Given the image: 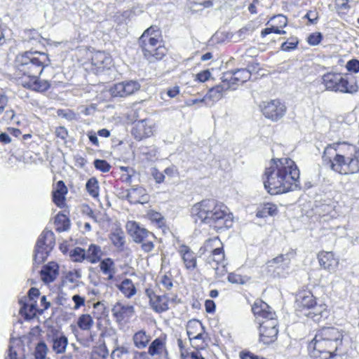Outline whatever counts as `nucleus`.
<instances>
[{
  "instance_id": "f257e3e1",
  "label": "nucleus",
  "mask_w": 359,
  "mask_h": 359,
  "mask_svg": "<svg viewBox=\"0 0 359 359\" xmlns=\"http://www.w3.org/2000/svg\"><path fill=\"white\" fill-rule=\"evenodd\" d=\"M299 168L291 158H273L264 172V187L271 195L299 189Z\"/></svg>"
},
{
  "instance_id": "f03ea898",
  "label": "nucleus",
  "mask_w": 359,
  "mask_h": 359,
  "mask_svg": "<svg viewBox=\"0 0 359 359\" xmlns=\"http://www.w3.org/2000/svg\"><path fill=\"white\" fill-rule=\"evenodd\" d=\"M322 159L325 165L341 175L359 172V149L346 142L328 144L324 150Z\"/></svg>"
},
{
  "instance_id": "7ed1b4c3",
  "label": "nucleus",
  "mask_w": 359,
  "mask_h": 359,
  "mask_svg": "<svg viewBox=\"0 0 359 359\" xmlns=\"http://www.w3.org/2000/svg\"><path fill=\"white\" fill-rule=\"evenodd\" d=\"M195 222L198 220L208 224L217 231H223L232 227L233 215L228 208L215 199H205L196 203L191 210Z\"/></svg>"
},
{
  "instance_id": "20e7f679",
  "label": "nucleus",
  "mask_w": 359,
  "mask_h": 359,
  "mask_svg": "<svg viewBox=\"0 0 359 359\" xmlns=\"http://www.w3.org/2000/svg\"><path fill=\"white\" fill-rule=\"evenodd\" d=\"M50 64L48 55L39 51H25L18 54L15 60L17 74L26 77L25 80L39 77Z\"/></svg>"
},
{
  "instance_id": "39448f33",
  "label": "nucleus",
  "mask_w": 359,
  "mask_h": 359,
  "mask_svg": "<svg viewBox=\"0 0 359 359\" xmlns=\"http://www.w3.org/2000/svg\"><path fill=\"white\" fill-rule=\"evenodd\" d=\"M323 83L329 91L354 94L358 91V86L354 80L349 81L348 74L329 72L323 76Z\"/></svg>"
},
{
  "instance_id": "423d86ee",
  "label": "nucleus",
  "mask_w": 359,
  "mask_h": 359,
  "mask_svg": "<svg viewBox=\"0 0 359 359\" xmlns=\"http://www.w3.org/2000/svg\"><path fill=\"white\" fill-rule=\"evenodd\" d=\"M308 348L313 359H341L336 353L339 348L335 344L328 341L317 333L309 344Z\"/></svg>"
},
{
  "instance_id": "0eeeda50",
  "label": "nucleus",
  "mask_w": 359,
  "mask_h": 359,
  "mask_svg": "<svg viewBox=\"0 0 359 359\" xmlns=\"http://www.w3.org/2000/svg\"><path fill=\"white\" fill-rule=\"evenodd\" d=\"M55 245L54 233L45 229L39 236L34 250V264L39 265L48 257Z\"/></svg>"
},
{
  "instance_id": "6e6552de",
  "label": "nucleus",
  "mask_w": 359,
  "mask_h": 359,
  "mask_svg": "<svg viewBox=\"0 0 359 359\" xmlns=\"http://www.w3.org/2000/svg\"><path fill=\"white\" fill-rule=\"evenodd\" d=\"M252 311L262 329H278L276 313L262 300L257 299L252 306Z\"/></svg>"
},
{
  "instance_id": "1a4fd4ad",
  "label": "nucleus",
  "mask_w": 359,
  "mask_h": 359,
  "mask_svg": "<svg viewBox=\"0 0 359 359\" xmlns=\"http://www.w3.org/2000/svg\"><path fill=\"white\" fill-rule=\"evenodd\" d=\"M154 32V27L152 25L143 32L138 40L143 55L149 62H154L157 58V39L156 35L152 36Z\"/></svg>"
},
{
  "instance_id": "9d476101",
  "label": "nucleus",
  "mask_w": 359,
  "mask_h": 359,
  "mask_svg": "<svg viewBox=\"0 0 359 359\" xmlns=\"http://www.w3.org/2000/svg\"><path fill=\"white\" fill-rule=\"evenodd\" d=\"M264 116L273 121H277L283 117L286 112V107L279 100L263 102L260 104Z\"/></svg>"
},
{
  "instance_id": "9b49d317",
  "label": "nucleus",
  "mask_w": 359,
  "mask_h": 359,
  "mask_svg": "<svg viewBox=\"0 0 359 359\" xmlns=\"http://www.w3.org/2000/svg\"><path fill=\"white\" fill-rule=\"evenodd\" d=\"M140 87V83L137 81H124L114 84L109 88V93L113 97H125L138 91Z\"/></svg>"
},
{
  "instance_id": "f8f14e48",
  "label": "nucleus",
  "mask_w": 359,
  "mask_h": 359,
  "mask_svg": "<svg viewBox=\"0 0 359 359\" xmlns=\"http://www.w3.org/2000/svg\"><path fill=\"white\" fill-rule=\"evenodd\" d=\"M126 228L129 234L136 243L144 242V240L150 237L155 238V236L153 233L141 226L140 224L136 222L129 221L126 224Z\"/></svg>"
},
{
  "instance_id": "ddd939ff",
  "label": "nucleus",
  "mask_w": 359,
  "mask_h": 359,
  "mask_svg": "<svg viewBox=\"0 0 359 359\" xmlns=\"http://www.w3.org/2000/svg\"><path fill=\"white\" fill-rule=\"evenodd\" d=\"M316 303V298L309 291H302L299 292L296 297L295 307L297 311L307 312Z\"/></svg>"
},
{
  "instance_id": "4468645a",
  "label": "nucleus",
  "mask_w": 359,
  "mask_h": 359,
  "mask_svg": "<svg viewBox=\"0 0 359 359\" xmlns=\"http://www.w3.org/2000/svg\"><path fill=\"white\" fill-rule=\"evenodd\" d=\"M114 317L118 323L130 318L135 313V309L131 305L123 304L117 302L111 309Z\"/></svg>"
},
{
  "instance_id": "2eb2a0df",
  "label": "nucleus",
  "mask_w": 359,
  "mask_h": 359,
  "mask_svg": "<svg viewBox=\"0 0 359 359\" xmlns=\"http://www.w3.org/2000/svg\"><path fill=\"white\" fill-rule=\"evenodd\" d=\"M304 316L311 318L314 322L320 323L325 320L329 316V311L325 304L318 305L316 303L307 312H304Z\"/></svg>"
},
{
  "instance_id": "dca6fc26",
  "label": "nucleus",
  "mask_w": 359,
  "mask_h": 359,
  "mask_svg": "<svg viewBox=\"0 0 359 359\" xmlns=\"http://www.w3.org/2000/svg\"><path fill=\"white\" fill-rule=\"evenodd\" d=\"M320 266L330 272L334 271L338 266L339 261L334 257L332 252H321L318 255Z\"/></svg>"
},
{
  "instance_id": "f3484780",
  "label": "nucleus",
  "mask_w": 359,
  "mask_h": 359,
  "mask_svg": "<svg viewBox=\"0 0 359 359\" xmlns=\"http://www.w3.org/2000/svg\"><path fill=\"white\" fill-rule=\"evenodd\" d=\"M20 84L27 89L39 93L45 92L50 87V84L48 81L41 80L39 77L31 78L28 80H23L22 79Z\"/></svg>"
},
{
  "instance_id": "a211bd4d",
  "label": "nucleus",
  "mask_w": 359,
  "mask_h": 359,
  "mask_svg": "<svg viewBox=\"0 0 359 359\" xmlns=\"http://www.w3.org/2000/svg\"><path fill=\"white\" fill-rule=\"evenodd\" d=\"M317 334L326 339L330 342H334L337 347H339L342 344L343 335L341 331L335 327H323L320 330Z\"/></svg>"
},
{
  "instance_id": "6ab92c4d",
  "label": "nucleus",
  "mask_w": 359,
  "mask_h": 359,
  "mask_svg": "<svg viewBox=\"0 0 359 359\" xmlns=\"http://www.w3.org/2000/svg\"><path fill=\"white\" fill-rule=\"evenodd\" d=\"M59 266L56 262H51L45 265L41 271L42 280L46 283L53 282L59 274Z\"/></svg>"
},
{
  "instance_id": "aec40b11",
  "label": "nucleus",
  "mask_w": 359,
  "mask_h": 359,
  "mask_svg": "<svg viewBox=\"0 0 359 359\" xmlns=\"http://www.w3.org/2000/svg\"><path fill=\"white\" fill-rule=\"evenodd\" d=\"M179 252L182 256L187 269L193 270L196 267V255L189 247L184 245L180 246Z\"/></svg>"
},
{
  "instance_id": "412c9836",
  "label": "nucleus",
  "mask_w": 359,
  "mask_h": 359,
  "mask_svg": "<svg viewBox=\"0 0 359 359\" xmlns=\"http://www.w3.org/2000/svg\"><path fill=\"white\" fill-rule=\"evenodd\" d=\"M151 129L146 127L145 120L135 121L131 129V133L135 139L141 140L149 135Z\"/></svg>"
},
{
  "instance_id": "4be33fe9",
  "label": "nucleus",
  "mask_w": 359,
  "mask_h": 359,
  "mask_svg": "<svg viewBox=\"0 0 359 359\" xmlns=\"http://www.w3.org/2000/svg\"><path fill=\"white\" fill-rule=\"evenodd\" d=\"M92 63L98 69H108L111 63V58L104 52H97L92 57Z\"/></svg>"
},
{
  "instance_id": "5701e85b",
  "label": "nucleus",
  "mask_w": 359,
  "mask_h": 359,
  "mask_svg": "<svg viewBox=\"0 0 359 359\" xmlns=\"http://www.w3.org/2000/svg\"><path fill=\"white\" fill-rule=\"evenodd\" d=\"M67 193V188L63 181L60 180L56 184V189L53 191V200L56 205L60 207L65 201V196Z\"/></svg>"
},
{
  "instance_id": "b1692460",
  "label": "nucleus",
  "mask_w": 359,
  "mask_h": 359,
  "mask_svg": "<svg viewBox=\"0 0 359 359\" xmlns=\"http://www.w3.org/2000/svg\"><path fill=\"white\" fill-rule=\"evenodd\" d=\"M52 348L57 354L64 353L68 345V339L64 335H56L52 338Z\"/></svg>"
},
{
  "instance_id": "393cba45",
  "label": "nucleus",
  "mask_w": 359,
  "mask_h": 359,
  "mask_svg": "<svg viewBox=\"0 0 359 359\" xmlns=\"http://www.w3.org/2000/svg\"><path fill=\"white\" fill-rule=\"evenodd\" d=\"M144 195L145 190L142 187L131 188L128 190L126 198L132 203H143L146 200Z\"/></svg>"
},
{
  "instance_id": "a878e982",
  "label": "nucleus",
  "mask_w": 359,
  "mask_h": 359,
  "mask_svg": "<svg viewBox=\"0 0 359 359\" xmlns=\"http://www.w3.org/2000/svg\"><path fill=\"white\" fill-rule=\"evenodd\" d=\"M229 87V86H225L223 84L217 85L211 88L205 95V97L206 100L210 99L213 101L219 100L223 97L224 92L228 90Z\"/></svg>"
},
{
  "instance_id": "bb28decb",
  "label": "nucleus",
  "mask_w": 359,
  "mask_h": 359,
  "mask_svg": "<svg viewBox=\"0 0 359 359\" xmlns=\"http://www.w3.org/2000/svg\"><path fill=\"white\" fill-rule=\"evenodd\" d=\"M278 334V329L259 328V341L264 344H269L277 339Z\"/></svg>"
},
{
  "instance_id": "cd10ccee",
  "label": "nucleus",
  "mask_w": 359,
  "mask_h": 359,
  "mask_svg": "<svg viewBox=\"0 0 359 359\" xmlns=\"http://www.w3.org/2000/svg\"><path fill=\"white\" fill-rule=\"evenodd\" d=\"M86 252V260L91 264H95L100 261L102 250L100 246L91 244Z\"/></svg>"
},
{
  "instance_id": "c85d7f7f",
  "label": "nucleus",
  "mask_w": 359,
  "mask_h": 359,
  "mask_svg": "<svg viewBox=\"0 0 359 359\" xmlns=\"http://www.w3.org/2000/svg\"><path fill=\"white\" fill-rule=\"evenodd\" d=\"M110 240L113 245L118 250H122L125 244V233L121 229H115L110 234Z\"/></svg>"
},
{
  "instance_id": "c756f323",
  "label": "nucleus",
  "mask_w": 359,
  "mask_h": 359,
  "mask_svg": "<svg viewBox=\"0 0 359 359\" xmlns=\"http://www.w3.org/2000/svg\"><path fill=\"white\" fill-rule=\"evenodd\" d=\"M117 287L119 290L128 298L131 297L136 293V288L134 284L133 283L132 280L128 278L124 279Z\"/></svg>"
},
{
  "instance_id": "7c9ffc66",
  "label": "nucleus",
  "mask_w": 359,
  "mask_h": 359,
  "mask_svg": "<svg viewBox=\"0 0 359 359\" xmlns=\"http://www.w3.org/2000/svg\"><path fill=\"white\" fill-rule=\"evenodd\" d=\"M100 270L104 275L108 276V279L111 280L114 273V262L111 258H106L100 261Z\"/></svg>"
},
{
  "instance_id": "2f4dec72",
  "label": "nucleus",
  "mask_w": 359,
  "mask_h": 359,
  "mask_svg": "<svg viewBox=\"0 0 359 359\" xmlns=\"http://www.w3.org/2000/svg\"><path fill=\"white\" fill-rule=\"evenodd\" d=\"M231 81H240L245 83L251 77V72L247 69H237L230 71Z\"/></svg>"
},
{
  "instance_id": "473e14b6",
  "label": "nucleus",
  "mask_w": 359,
  "mask_h": 359,
  "mask_svg": "<svg viewBox=\"0 0 359 359\" xmlns=\"http://www.w3.org/2000/svg\"><path fill=\"white\" fill-rule=\"evenodd\" d=\"M199 330L205 332V327L201 321L193 319L188 322L187 325V333L191 342L192 341L191 336H194Z\"/></svg>"
},
{
  "instance_id": "72a5a7b5",
  "label": "nucleus",
  "mask_w": 359,
  "mask_h": 359,
  "mask_svg": "<svg viewBox=\"0 0 359 359\" xmlns=\"http://www.w3.org/2000/svg\"><path fill=\"white\" fill-rule=\"evenodd\" d=\"M150 341V337L147 335L144 331H139L133 336V342L138 348H144Z\"/></svg>"
},
{
  "instance_id": "f704fd0d",
  "label": "nucleus",
  "mask_w": 359,
  "mask_h": 359,
  "mask_svg": "<svg viewBox=\"0 0 359 359\" xmlns=\"http://www.w3.org/2000/svg\"><path fill=\"white\" fill-rule=\"evenodd\" d=\"M55 223L58 232L66 231L70 227V220L65 215L58 213L55 217Z\"/></svg>"
},
{
  "instance_id": "c9c22d12",
  "label": "nucleus",
  "mask_w": 359,
  "mask_h": 359,
  "mask_svg": "<svg viewBox=\"0 0 359 359\" xmlns=\"http://www.w3.org/2000/svg\"><path fill=\"white\" fill-rule=\"evenodd\" d=\"M278 209L277 206L273 203H266L263 205V207L259 210L256 216L259 218L266 217L267 216H274L277 214Z\"/></svg>"
},
{
  "instance_id": "e433bc0d",
  "label": "nucleus",
  "mask_w": 359,
  "mask_h": 359,
  "mask_svg": "<svg viewBox=\"0 0 359 359\" xmlns=\"http://www.w3.org/2000/svg\"><path fill=\"white\" fill-rule=\"evenodd\" d=\"M93 325V320L89 314L81 315L77 320L78 327L82 330H89Z\"/></svg>"
},
{
  "instance_id": "4c0bfd02",
  "label": "nucleus",
  "mask_w": 359,
  "mask_h": 359,
  "mask_svg": "<svg viewBox=\"0 0 359 359\" xmlns=\"http://www.w3.org/2000/svg\"><path fill=\"white\" fill-rule=\"evenodd\" d=\"M224 257L223 249L222 248H217L212 251L211 255L207 258V263L212 264V262L216 263V266L221 262Z\"/></svg>"
},
{
  "instance_id": "58836bf2",
  "label": "nucleus",
  "mask_w": 359,
  "mask_h": 359,
  "mask_svg": "<svg viewBox=\"0 0 359 359\" xmlns=\"http://www.w3.org/2000/svg\"><path fill=\"white\" fill-rule=\"evenodd\" d=\"M86 188L88 193L93 198H97L99 196V186L98 181L95 177L90 178L86 184Z\"/></svg>"
},
{
  "instance_id": "ea45409f",
  "label": "nucleus",
  "mask_w": 359,
  "mask_h": 359,
  "mask_svg": "<svg viewBox=\"0 0 359 359\" xmlns=\"http://www.w3.org/2000/svg\"><path fill=\"white\" fill-rule=\"evenodd\" d=\"M69 257L75 262H82L86 259V252L80 247H76L69 252Z\"/></svg>"
},
{
  "instance_id": "a19ab883",
  "label": "nucleus",
  "mask_w": 359,
  "mask_h": 359,
  "mask_svg": "<svg viewBox=\"0 0 359 359\" xmlns=\"http://www.w3.org/2000/svg\"><path fill=\"white\" fill-rule=\"evenodd\" d=\"M145 297L148 300L150 307L157 312V294L156 292L150 288L145 290Z\"/></svg>"
},
{
  "instance_id": "79ce46f5",
  "label": "nucleus",
  "mask_w": 359,
  "mask_h": 359,
  "mask_svg": "<svg viewBox=\"0 0 359 359\" xmlns=\"http://www.w3.org/2000/svg\"><path fill=\"white\" fill-rule=\"evenodd\" d=\"M47 351L48 347L46 343L43 341L39 342L35 348L36 359H46Z\"/></svg>"
},
{
  "instance_id": "37998d69",
  "label": "nucleus",
  "mask_w": 359,
  "mask_h": 359,
  "mask_svg": "<svg viewBox=\"0 0 359 359\" xmlns=\"http://www.w3.org/2000/svg\"><path fill=\"white\" fill-rule=\"evenodd\" d=\"M271 266H273V264H283L285 266H288L290 263V258L289 257V254H280L276 257L275 258L272 259L271 260L269 261L268 262Z\"/></svg>"
},
{
  "instance_id": "c03bdc74",
  "label": "nucleus",
  "mask_w": 359,
  "mask_h": 359,
  "mask_svg": "<svg viewBox=\"0 0 359 359\" xmlns=\"http://www.w3.org/2000/svg\"><path fill=\"white\" fill-rule=\"evenodd\" d=\"M298 43V39L296 37H292L282 43L280 49L283 51L290 52L296 49Z\"/></svg>"
},
{
  "instance_id": "a18cd8bd",
  "label": "nucleus",
  "mask_w": 359,
  "mask_h": 359,
  "mask_svg": "<svg viewBox=\"0 0 359 359\" xmlns=\"http://www.w3.org/2000/svg\"><path fill=\"white\" fill-rule=\"evenodd\" d=\"M93 165L97 170L103 172H109L111 168L110 164L107 161L102 159H95Z\"/></svg>"
},
{
  "instance_id": "49530a36",
  "label": "nucleus",
  "mask_w": 359,
  "mask_h": 359,
  "mask_svg": "<svg viewBox=\"0 0 359 359\" xmlns=\"http://www.w3.org/2000/svg\"><path fill=\"white\" fill-rule=\"evenodd\" d=\"M81 278V275L79 272H68L64 279L62 280V285L65 286L68 283H74L78 278Z\"/></svg>"
},
{
  "instance_id": "de8ad7c7",
  "label": "nucleus",
  "mask_w": 359,
  "mask_h": 359,
  "mask_svg": "<svg viewBox=\"0 0 359 359\" xmlns=\"http://www.w3.org/2000/svg\"><path fill=\"white\" fill-rule=\"evenodd\" d=\"M223 85L229 86V89L236 90V86L240 81H231L230 72L225 73L222 77Z\"/></svg>"
},
{
  "instance_id": "09e8293b",
  "label": "nucleus",
  "mask_w": 359,
  "mask_h": 359,
  "mask_svg": "<svg viewBox=\"0 0 359 359\" xmlns=\"http://www.w3.org/2000/svg\"><path fill=\"white\" fill-rule=\"evenodd\" d=\"M275 33L278 34H285L286 33L285 31L280 29L278 27L271 26V27H266L262 30L261 36L265 37L266 35Z\"/></svg>"
},
{
  "instance_id": "8fccbe9b",
  "label": "nucleus",
  "mask_w": 359,
  "mask_h": 359,
  "mask_svg": "<svg viewBox=\"0 0 359 359\" xmlns=\"http://www.w3.org/2000/svg\"><path fill=\"white\" fill-rule=\"evenodd\" d=\"M346 68L348 72L358 73L359 72V60L357 59H352L347 62Z\"/></svg>"
},
{
  "instance_id": "3c124183",
  "label": "nucleus",
  "mask_w": 359,
  "mask_h": 359,
  "mask_svg": "<svg viewBox=\"0 0 359 359\" xmlns=\"http://www.w3.org/2000/svg\"><path fill=\"white\" fill-rule=\"evenodd\" d=\"M323 39L321 33H313L308 37V43L311 46H316L319 44Z\"/></svg>"
},
{
  "instance_id": "603ef678",
  "label": "nucleus",
  "mask_w": 359,
  "mask_h": 359,
  "mask_svg": "<svg viewBox=\"0 0 359 359\" xmlns=\"http://www.w3.org/2000/svg\"><path fill=\"white\" fill-rule=\"evenodd\" d=\"M161 285L166 290H170L172 287V275L169 273L164 274L161 280Z\"/></svg>"
},
{
  "instance_id": "864d4df0",
  "label": "nucleus",
  "mask_w": 359,
  "mask_h": 359,
  "mask_svg": "<svg viewBox=\"0 0 359 359\" xmlns=\"http://www.w3.org/2000/svg\"><path fill=\"white\" fill-rule=\"evenodd\" d=\"M164 217H158V229H161L162 233L165 236H172V233L164 222Z\"/></svg>"
},
{
  "instance_id": "5fc2aeb1",
  "label": "nucleus",
  "mask_w": 359,
  "mask_h": 359,
  "mask_svg": "<svg viewBox=\"0 0 359 359\" xmlns=\"http://www.w3.org/2000/svg\"><path fill=\"white\" fill-rule=\"evenodd\" d=\"M19 304L21 305V307L20 309V313L22 316H23L26 320L31 319V316H28V313H27L28 304L27 303L26 298L20 299Z\"/></svg>"
},
{
  "instance_id": "6e6d98bb",
  "label": "nucleus",
  "mask_w": 359,
  "mask_h": 359,
  "mask_svg": "<svg viewBox=\"0 0 359 359\" xmlns=\"http://www.w3.org/2000/svg\"><path fill=\"white\" fill-rule=\"evenodd\" d=\"M227 280L229 282L235 284H244L245 280L243 278L238 274L231 273L228 275Z\"/></svg>"
},
{
  "instance_id": "4d7b16f0",
  "label": "nucleus",
  "mask_w": 359,
  "mask_h": 359,
  "mask_svg": "<svg viewBox=\"0 0 359 359\" xmlns=\"http://www.w3.org/2000/svg\"><path fill=\"white\" fill-rule=\"evenodd\" d=\"M210 76L211 74L208 69L203 70L196 75V80L203 83L208 81Z\"/></svg>"
},
{
  "instance_id": "13d9d810",
  "label": "nucleus",
  "mask_w": 359,
  "mask_h": 359,
  "mask_svg": "<svg viewBox=\"0 0 359 359\" xmlns=\"http://www.w3.org/2000/svg\"><path fill=\"white\" fill-rule=\"evenodd\" d=\"M72 301L74 302V310L79 309L81 306H83L85 304V298L80 296L79 294H74L72 297Z\"/></svg>"
},
{
  "instance_id": "bf43d9fd",
  "label": "nucleus",
  "mask_w": 359,
  "mask_h": 359,
  "mask_svg": "<svg viewBox=\"0 0 359 359\" xmlns=\"http://www.w3.org/2000/svg\"><path fill=\"white\" fill-rule=\"evenodd\" d=\"M3 118L6 121H13L18 124L20 123L19 120H15V114L13 109L7 110L4 114Z\"/></svg>"
},
{
  "instance_id": "052dcab7",
  "label": "nucleus",
  "mask_w": 359,
  "mask_h": 359,
  "mask_svg": "<svg viewBox=\"0 0 359 359\" xmlns=\"http://www.w3.org/2000/svg\"><path fill=\"white\" fill-rule=\"evenodd\" d=\"M205 332H203V330H201V332H198L197 334H194V336H191L192 341H202V343L201 344H197L196 345L192 344L193 347L196 348H203V343L204 341V335Z\"/></svg>"
},
{
  "instance_id": "680f3d73",
  "label": "nucleus",
  "mask_w": 359,
  "mask_h": 359,
  "mask_svg": "<svg viewBox=\"0 0 359 359\" xmlns=\"http://www.w3.org/2000/svg\"><path fill=\"white\" fill-rule=\"evenodd\" d=\"M335 6L340 11H348L350 8L348 0H335Z\"/></svg>"
},
{
  "instance_id": "e2e57ef3",
  "label": "nucleus",
  "mask_w": 359,
  "mask_h": 359,
  "mask_svg": "<svg viewBox=\"0 0 359 359\" xmlns=\"http://www.w3.org/2000/svg\"><path fill=\"white\" fill-rule=\"evenodd\" d=\"M304 18L308 19L311 24H316L318 20V15L316 12L309 11L305 15Z\"/></svg>"
},
{
  "instance_id": "0e129e2a",
  "label": "nucleus",
  "mask_w": 359,
  "mask_h": 359,
  "mask_svg": "<svg viewBox=\"0 0 359 359\" xmlns=\"http://www.w3.org/2000/svg\"><path fill=\"white\" fill-rule=\"evenodd\" d=\"M142 248L143 250L147 252L151 251L154 247L153 241L149 240V238L144 240V241L142 242Z\"/></svg>"
},
{
  "instance_id": "69168bd1",
  "label": "nucleus",
  "mask_w": 359,
  "mask_h": 359,
  "mask_svg": "<svg viewBox=\"0 0 359 359\" xmlns=\"http://www.w3.org/2000/svg\"><path fill=\"white\" fill-rule=\"evenodd\" d=\"M240 357L241 359H259V356L253 354L250 351H241L240 353ZM262 359H265L262 358Z\"/></svg>"
},
{
  "instance_id": "338daca9",
  "label": "nucleus",
  "mask_w": 359,
  "mask_h": 359,
  "mask_svg": "<svg viewBox=\"0 0 359 359\" xmlns=\"http://www.w3.org/2000/svg\"><path fill=\"white\" fill-rule=\"evenodd\" d=\"M205 311L207 313H211L215 311V304L214 301L207 299L205 302Z\"/></svg>"
},
{
  "instance_id": "774afa93",
  "label": "nucleus",
  "mask_w": 359,
  "mask_h": 359,
  "mask_svg": "<svg viewBox=\"0 0 359 359\" xmlns=\"http://www.w3.org/2000/svg\"><path fill=\"white\" fill-rule=\"evenodd\" d=\"M55 134L57 137L61 138L62 140H65L68 132L65 127H59L56 129Z\"/></svg>"
}]
</instances>
